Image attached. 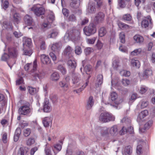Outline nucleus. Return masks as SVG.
<instances>
[{
  "mask_svg": "<svg viewBox=\"0 0 155 155\" xmlns=\"http://www.w3.org/2000/svg\"><path fill=\"white\" fill-rule=\"evenodd\" d=\"M148 104L147 101H142L141 103V108H144L146 107Z\"/></svg>",
  "mask_w": 155,
  "mask_h": 155,
  "instance_id": "obj_61",
  "label": "nucleus"
},
{
  "mask_svg": "<svg viewBox=\"0 0 155 155\" xmlns=\"http://www.w3.org/2000/svg\"><path fill=\"white\" fill-rule=\"evenodd\" d=\"M52 121V118L48 117H44L42 119V123L44 126L45 127L51 126Z\"/></svg>",
  "mask_w": 155,
  "mask_h": 155,
  "instance_id": "obj_15",
  "label": "nucleus"
},
{
  "mask_svg": "<svg viewBox=\"0 0 155 155\" xmlns=\"http://www.w3.org/2000/svg\"><path fill=\"white\" fill-rule=\"evenodd\" d=\"M9 57V55L7 54L4 53L2 57V60L3 61H6Z\"/></svg>",
  "mask_w": 155,
  "mask_h": 155,
  "instance_id": "obj_63",
  "label": "nucleus"
},
{
  "mask_svg": "<svg viewBox=\"0 0 155 155\" xmlns=\"http://www.w3.org/2000/svg\"><path fill=\"white\" fill-rule=\"evenodd\" d=\"M151 25V18L150 16H147L141 22L142 27L145 28L148 27L149 25L150 26Z\"/></svg>",
  "mask_w": 155,
  "mask_h": 155,
  "instance_id": "obj_8",
  "label": "nucleus"
},
{
  "mask_svg": "<svg viewBox=\"0 0 155 155\" xmlns=\"http://www.w3.org/2000/svg\"><path fill=\"white\" fill-rule=\"evenodd\" d=\"M122 83L125 86H127L130 84V81L129 80L126 79H123L122 80Z\"/></svg>",
  "mask_w": 155,
  "mask_h": 155,
  "instance_id": "obj_57",
  "label": "nucleus"
},
{
  "mask_svg": "<svg viewBox=\"0 0 155 155\" xmlns=\"http://www.w3.org/2000/svg\"><path fill=\"white\" fill-rule=\"evenodd\" d=\"M118 25L119 27L122 29H127L130 28V26L129 25L121 22H119Z\"/></svg>",
  "mask_w": 155,
  "mask_h": 155,
  "instance_id": "obj_36",
  "label": "nucleus"
},
{
  "mask_svg": "<svg viewBox=\"0 0 155 155\" xmlns=\"http://www.w3.org/2000/svg\"><path fill=\"white\" fill-rule=\"evenodd\" d=\"M43 110L45 112H50L51 110L50 104L47 99L45 100L43 103Z\"/></svg>",
  "mask_w": 155,
  "mask_h": 155,
  "instance_id": "obj_14",
  "label": "nucleus"
},
{
  "mask_svg": "<svg viewBox=\"0 0 155 155\" xmlns=\"http://www.w3.org/2000/svg\"><path fill=\"white\" fill-rule=\"evenodd\" d=\"M148 114V112L147 110H145L141 112L138 115L137 120H141L144 117Z\"/></svg>",
  "mask_w": 155,
  "mask_h": 155,
  "instance_id": "obj_20",
  "label": "nucleus"
},
{
  "mask_svg": "<svg viewBox=\"0 0 155 155\" xmlns=\"http://www.w3.org/2000/svg\"><path fill=\"white\" fill-rule=\"evenodd\" d=\"M73 83L76 84L77 87L81 86L82 85V81L81 79L80 74L78 73H75L74 71L72 72Z\"/></svg>",
  "mask_w": 155,
  "mask_h": 155,
  "instance_id": "obj_7",
  "label": "nucleus"
},
{
  "mask_svg": "<svg viewBox=\"0 0 155 155\" xmlns=\"http://www.w3.org/2000/svg\"><path fill=\"white\" fill-rule=\"evenodd\" d=\"M68 21L74 22L76 21V17L74 14H71L70 15L68 18Z\"/></svg>",
  "mask_w": 155,
  "mask_h": 155,
  "instance_id": "obj_44",
  "label": "nucleus"
},
{
  "mask_svg": "<svg viewBox=\"0 0 155 155\" xmlns=\"http://www.w3.org/2000/svg\"><path fill=\"white\" fill-rule=\"evenodd\" d=\"M18 48H10L8 49L9 55L12 57L16 58L18 54Z\"/></svg>",
  "mask_w": 155,
  "mask_h": 155,
  "instance_id": "obj_11",
  "label": "nucleus"
},
{
  "mask_svg": "<svg viewBox=\"0 0 155 155\" xmlns=\"http://www.w3.org/2000/svg\"><path fill=\"white\" fill-rule=\"evenodd\" d=\"M41 62L44 64H50L51 60L48 55L45 54H41L40 56Z\"/></svg>",
  "mask_w": 155,
  "mask_h": 155,
  "instance_id": "obj_13",
  "label": "nucleus"
},
{
  "mask_svg": "<svg viewBox=\"0 0 155 155\" xmlns=\"http://www.w3.org/2000/svg\"><path fill=\"white\" fill-rule=\"evenodd\" d=\"M144 68L145 70L143 73V77L147 78L152 75V71L150 64H147V66L145 65Z\"/></svg>",
  "mask_w": 155,
  "mask_h": 155,
  "instance_id": "obj_9",
  "label": "nucleus"
},
{
  "mask_svg": "<svg viewBox=\"0 0 155 155\" xmlns=\"http://www.w3.org/2000/svg\"><path fill=\"white\" fill-rule=\"evenodd\" d=\"M80 4V0H75L70 4V6L73 8H77L79 7Z\"/></svg>",
  "mask_w": 155,
  "mask_h": 155,
  "instance_id": "obj_27",
  "label": "nucleus"
},
{
  "mask_svg": "<svg viewBox=\"0 0 155 155\" xmlns=\"http://www.w3.org/2000/svg\"><path fill=\"white\" fill-rule=\"evenodd\" d=\"M24 21L25 24L28 25H31L33 22L31 17L28 15H26L24 18Z\"/></svg>",
  "mask_w": 155,
  "mask_h": 155,
  "instance_id": "obj_23",
  "label": "nucleus"
},
{
  "mask_svg": "<svg viewBox=\"0 0 155 155\" xmlns=\"http://www.w3.org/2000/svg\"><path fill=\"white\" fill-rule=\"evenodd\" d=\"M15 60L13 58L11 59L8 62V65L10 68L11 69L13 65L15 63Z\"/></svg>",
  "mask_w": 155,
  "mask_h": 155,
  "instance_id": "obj_55",
  "label": "nucleus"
},
{
  "mask_svg": "<svg viewBox=\"0 0 155 155\" xmlns=\"http://www.w3.org/2000/svg\"><path fill=\"white\" fill-rule=\"evenodd\" d=\"M37 61L34 60L33 63V69L31 71V75L34 78V80H36L37 78L41 79L43 78L45 74L41 70H37Z\"/></svg>",
  "mask_w": 155,
  "mask_h": 155,
  "instance_id": "obj_1",
  "label": "nucleus"
},
{
  "mask_svg": "<svg viewBox=\"0 0 155 155\" xmlns=\"http://www.w3.org/2000/svg\"><path fill=\"white\" fill-rule=\"evenodd\" d=\"M3 26L5 28L7 29H9L12 30V24L10 23H8L7 21L3 22Z\"/></svg>",
  "mask_w": 155,
  "mask_h": 155,
  "instance_id": "obj_39",
  "label": "nucleus"
},
{
  "mask_svg": "<svg viewBox=\"0 0 155 155\" xmlns=\"http://www.w3.org/2000/svg\"><path fill=\"white\" fill-rule=\"evenodd\" d=\"M96 2L97 7L98 8H100L104 5V3L103 2L102 0H94Z\"/></svg>",
  "mask_w": 155,
  "mask_h": 155,
  "instance_id": "obj_41",
  "label": "nucleus"
},
{
  "mask_svg": "<svg viewBox=\"0 0 155 155\" xmlns=\"http://www.w3.org/2000/svg\"><path fill=\"white\" fill-rule=\"evenodd\" d=\"M67 64L70 68L72 69L73 70L75 69L77 66L75 61L74 60L72 61L71 59L68 61Z\"/></svg>",
  "mask_w": 155,
  "mask_h": 155,
  "instance_id": "obj_26",
  "label": "nucleus"
},
{
  "mask_svg": "<svg viewBox=\"0 0 155 155\" xmlns=\"http://www.w3.org/2000/svg\"><path fill=\"white\" fill-rule=\"evenodd\" d=\"M106 33V30L104 27H102L99 30V35L101 37H102L105 35Z\"/></svg>",
  "mask_w": 155,
  "mask_h": 155,
  "instance_id": "obj_35",
  "label": "nucleus"
},
{
  "mask_svg": "<svg viewBox=\"0 0 155 155\" xmlns=\"http://www.w3.org/2000/svg\"><path fill=\"white\" fill-rule=\"evenodd\" d=\"M127 0H119L118 1L119 6L121 8H124L126 5V2Z\"/></svg>",
  "mask_w": 155,
  "mask_h": 155,
  "instance_id": "obj_42",
  "label": "nucleus"
},
{
  "mask_svg": "<svg viewBox=\"0 0 155 155\" xmlns=\"http://www.w3.org/2000/svg\"><path fill=\"white\" fill-rule=\"evenodd\" d=\"M92 66L90 65H86L84 68V70L86 73L87 74V72L90 71H91Z\"/></svg>",
  "mask_w": 155,
  "mask_h": 155,
  "instance_id": "obj_59",
  "label": "nucleus"
},
{
  "mask_svg": "<svg viewBox=\"0 0 155 155\" xmlns=\"http://www.w3.org/2000/svg\"><path fill=\"white\" fill-rule=\"evenodd\" d=\"M96 8L95 4L93 2H90L88 4L87 9V14L93 13L95 12Z\"/></svg>",
  "mask_w": 155,
  "mask_h": 155,
  "instance_id": "obj_10",
  "label": "nucleus"
},
{
  "mask_svg": "<svg viewBox=\"0 0 155 155\" xmlns=\"http://www.w3.org/2000/svg\"><path fill=\"white\" fill-rule=\"evenodd\" d=\"M119 38L120 41V42L122 43H125V35L124 32H121L120 34L119 35Z\"/></svg>",
  "mask_w": 155,
  "mask_h": 155,
  "instance_id": "obj_48",
  "label": "nucleus"
},
{
  "mask_svg": "<svg viewBox=\"0 0 155 155\" xmlns=\"http://www.w3.org/2000/svg\"><path fill=\"white\" fill-rule=\"evenodd\" d=\"M23 51V54L25 55L30 56L32 53V51L29 50V49H24Z\"/></svg>",
  "mask_w": 155,
  "mask_h": 155,
  "instance_id": "obj_52",
  "label": "nucleus"
},
{
  "mask_svg": "<svg viewBox=\"0 0 155 155\" xmlns=\"http://www.w3.org/2000/svg\"><path fill=\"white\" fill-rule=\"evenodd\" d=\"M13 18L14 21L17 23H18L20 20V17L19 15L17 13H15L14 15Z\"/></svg>",
  "mask_w": 155,
  "mask_h": 155,
  "instance_id": "obj_43",
  "label": "nucleus"
},
{
  "mask_svg": "<svg viewBox=\"0 0 155 155\" xmlns=\"http://www.w3.org/2000/svg\"><path fill=\"white\" fill-rule=\"evenodd\" d=\"M59 85L64 91H66L68 88V84L66 83L64 81H60L59 83Z\"/></svg>",
  "mask_w": 155,
  "mask_h": 155,
  "instance_id": "obj_24",
  "label": "nucleus"
},
{
  "mask_svg": "<svg viewBox=\"0 0 155 155\" xmlns=\"http://www.w3.org/2000/svg\"><path fill=\"white\" fill-rule=\"evenodd\" d=\"M105 18V15L104 13L102 12H99L95 18V20L97 21L98 23L102 22L104 20Z\"/></svg>",
  "mask_w": 155,
  "mask_h": 155,
  "instance_id": "obj_17",
  "label": "nucleus"
},
{
  "mask_svg": "<svg viewBox=\"0 0 155 155\" xmlns=\"http://www.w3.org/2000/svg\"><path fill=\"white\" fill-rule=\"evenodd\" d=\"M96 38V37H94L92 38L88 39L87 40V43L90 44H93L94 43Z\"/></svg>",
  "mask_w": 155,
  "mask_h": 155,
  "instance_id": "obj_62",
  "label": "nucleus"
},
{
  "mask_svg": "<svg viewBox=\"0 0 155 155\" xmlns=\"http://www.w3.org/2000/svg\"><path fill=\"white\" fill-rule=\"evenodd\" d=\"M97 84H96V87H98L99 85H101L103 83V76L101 74H99L97 76Z\"/></svg>",
  "mask_w": 155,
  "mask_h": 155,
  "instance_id": "obj_29",
  "label": "nucleus"
},
{
  "mask_svg": "<svg viewBox=\"0 0 155 155\" xmlns=\"http://www.w3.org/2000/svg\"><path fill=\"white\" fill-rule=\"evenodd\" d=\"M109 134L108 129L106 127H104L101 131V135L105 137H108Z\"/></svg>",
  "mask_w": 155,
  "mask_h": 155,
  "instance_id": "obj_33",
  "label": "nucleus"
},
{
  "mask_svg": "<svg viewBox=\"0 0 155 155\" xmlns=\"http://www.w3.org/2000/svg\"><path fill=\"white\" fill-rule=\"evenodd\" d=\"M28 152V150L26 149V148L21 147L18 153V155H25Z\"/></svg>",
  "mask_w": 155,
  "mask_h": 155,
  "instance_id": "obj_32",
  "label": "nucleus"
},
{
  "mask_svg": "<svg viewBox=\"0 0 155 155\" xmlns=\"http://www.w3.org/2000/svg\"><path fill=\"white\" fill-rule=\"evenodd\" d=\"M68 37L74 40V41H77L80 39L79 31L74 28H72L69 30L68 31Z\"/></svg>",
  "mask_w": 155,
  "mask_h": 155,
  "instance_id": "obj_2",
  "label": "nucleus"
},
{
  "mask_svg": "<svg viewBox=\"0 0 155 155\" xmlns=\"http://www.w3.org/2000/svg\"><path fill=\"white\" fill-rule=\"evenodd\" d=\"M72 48L70 46L68 45L64 50V55L67 57L70 58L72 56Z\"/></svg>",
  "mask_w": 155,
  "mask_h": 155,
  "instance_id": "obj_16",
  "label": "nucleus"
},
{
  "mask_svg": "<svg viewBox=\"0 0 155 155\" xmlns=\"http://www.w3.org/2000/svg\"><path fill=\"white\" fill-rule=\"evenodd\" d=\"M141 51V49L140 48L136 49L132 51L131 54L132 55H135L139 54Z\"/></svg>",
  "mask_w": 155,
  "mask_h": 155,
  "instance_id": "obj_53",
  "label": "nucleus"
},
{
  "mask_svg": "<svg viewBox=\"0 0 155 155\" xmlns=\"http://www.w3.org/2000/svg\"><path fill=\"white\" fill-rule=\"evenodd\" d=\"M153 124L152 120H150L147 121L144 125V128H139V130L141 132H143L146 129H148Z\"/></svg>",
  "mask_w": 155,
  "mask_h": 155,
  "instance_id": "obj_19",
  "label": "nucleus"
},
{
  "mask_svg": "<svg viewBox=\"0 0 155 155\" xmlns=\"http://www.w3.org/2000/svg\"><path fill=\"white\" fill-rule=\"evenodd\" d=\"M130 63L132 66L134 67L135 66L137 68H139L140 66V63L138 60L133 59H131Z\"/></svg>",
  "mask_w": 155,
  "mask_h": 155,
  "instance_id": "obj_34",
  "label": "nucleus"
},
{
  "mask_svg": "<svg viewBox=\"0 0 155 155\" xmlns=\"http://www.w3.org/2000/svg\"><path fill=\"white\" fill-rule=\"evenodd\" d=\"M134 39L135 41L137 43H142L144 41L143 37L139 35H136L134 37Z\"/></svg>",
  "mask_w": 155,
  "mask_h": 155,
  "instance_id": "obj_22",
  "label": "nucleus"
},
{
  "mask_svg": "<svg viewBox=\"0 0 155 155\" xmlns=\"http://www.w3.org/2000/svg\"><path fill=\"white\" fill-rule=\"evenodd\" d=\"M120 74L121 75L125 77H128L130 75V72L125 70H123L121 71L120 72Z\"/></svg>",
  "mask_w": 155,
  "mask_h": 155,
  "instance_id": "obj_46",
  "label": "nucleus"
},
{
  "mask_svg": "<svg viewBox=\"0 0 155 155\" xmlns=\"http://www.w3.org/2000/svg\"><path fill=\"white\" fill-rule=\"evenodd\" d=\"M38 148L37 147L32 148L30 150V155H34L35 152L37 150Z\"/></svg>",
  "mask_w": 155,
  "mask_h": 155,
  "instance_id": "obj_64",
  "label": "nucleus"
},
{
  "mask_svg": "<svg viewBox=\"0 0 155 155\" xmlns=\"http://www.w3.org/2000/svg\"><path fill=\"white\" fill-rule=\"evenodd\" d=\"M115 117L112 114L108 112H104L101 113L99 117L100 121L102 122H107L115 120Z\"/></svg>",
  "mask_w": 155,
  "mask_h": 155,
  "instance_id": "obj_3",
  "label": "nucleus"
},
{
  "mask_svg": "<svg viewBox=\"0 0 155 155\" xmlns=\"http://www.w3.org/2000/svg\"><path fill=\"white\" fill-rule=\"evenodd\" d=\"M94 100L92 96H90L87 101L86 106L87 110L91 109L94 104Z\"/></svg>",
  "mask_w": 155,
  "mask_h": 155,
  "instance_id": "obj_18",
  "label": "nucleus"
},
{
  "mask_svg": "<svg viewBox=\"0 0 155 155\" xmlns=\"http://www.w3.org/2000/svg\"><path fill=\"white\" fill-rule=\"evenodd\" d=\"M24 42L23 45L30 47L31 45V39L25 38L23 39Z\"/></svg>",
  "mask_w": 155,
  "mask_h": 155,
  "instance_id": "obj_37",
  "label": "nucleus"
},
{
  "mask_svg": "<svg viewBox=\"0 0 155 155\" xmlns=\"http://www.w3.org/2000/svg\"><path fill=\"white\" fill-rule=\"evenodd\" d=\"M24 81L23 78L22 77H20L16 81V85H19L22 84H24Z\"/></svg>",
  "mask_w": 155,
  "mask_h": 155,
  "instance_id": "obj_56",
  "label": "nucleus"
},
{
  "mask_svg": "<svg viewBox=\"0 0 155 155\" xmlns=\"http://www.w3.org/2000/svg\"><path fill=\"white\" fill-rule=\"evenodd\" d=\"M75 53L77 55H80L82 53L81 49L79 46H76L75 49Z\"/></svg>",
  "mask_w": 155,
  "mask_h": 155,
  "instance_id": "obj_50",
  "label": "nucleus"
},
{
  "mask_svg": "<svg viewBox=\"0 0 155 155\" xmlns=\"http://www.w3.org/2000/svg\"><path fill=\"white\" fill-rule=\"evenodd\" d=\"M28 91L30 94L33 95L36 93V90L35 88L31 87H29L28 89Z\"/></svg>",
  "mask_w": 155,
  "mask_h": 155,
  "instance_id": "obj_45",
  "label": "nucleus"
},
{
  "mask_svg": "<svg viewBox=\"0 0 155 155\" xmlns=\"http://www.w3.org/2000/svg\"><path fill=\"white\" fill-rule=\"evenodd\" d=\"M118 127L116 125H114L110 129V134L112 135H114L118 133Z\"/></svg>",
  "mask_w": 155,
  "mask_h": 155,
  "instance_id": "obj_25",
  "label": "nucleus"
},
{
  "mask_svg": "<svg viewBox=\"0 0 155 155\" xmlns=\"http://www.w3.org/2000/svg\"><path fill=\"white\" fill-rule=\"evenodd\" d=\"M147 88L144 86L141 87L140 88V93L141 94H143L147 91Z\"/></svg>",
  "mask_w": 155,
  "mask_h": 155,
  "instance_id": "obj_60",
  "label": "nucleus"
},
{
  "mask_svg": "<svg viewBox=\"0 0 155 155\" xmlns=\"http://www.w3.org/2000/svg\"><path fill=\"white\" fill-rule=\"evenodd\" d=\"M83 31L85 35L89 36L95 33L96 29L94 24L91 23L88 26L85 27L83 29Z\"/></svg>",
  "mask_w": 155,
  "mask_h": 155,
  "instance_id": "obj_5",
  "label": "nucleus"
},
{
  "mask_svg": "<svg viewBox=\"0 0 155 155\" xmlns=\"http://www.w3.org/2000/svg\"><path fill=\"white\" fill-rule=\"evenodd\" d=\"M58 69L63 74H65L66 73L67 71L66 69L61 65H59L58 66Z\"/></svg>",
  "mask_w": 155,
  "mask_h": 155,
  "instance_id": "obj_40",
  "label": "nucleus"
},
{
  "mask_svg": "<svg viewBox=\"0 0 155 155\" xmlns=\"http://www.w3.org/2000/svg\"><path fill=\"white\" fill-rule=\"evenodd\" d=\"M31 10L33 11L35 14L38 16L44 15L45 13L44 8L40 4L34 6L31 8Z\"/></svg>",
  "mask_w": 155,
  "mask_h": 155,
  "instance_id": "obj_6",
  "label": "nucleus"
},
{
  "mask_svg": "<svg viewBox=\"0 0 155 155\" xmlns=\"http://www.w3.org/2000/svg\"><path fill=\"white\" fill-rule=\"evenodd\" d=\"M31 111L30 105L28 102H26L25 104L21 106L18 109L19 114L23 115H27Z\"/></svg>",
  "mask_w": 155,
  "mask_h": 155,
  "instance_id": "obj_4",
  "label": "nucleus"
},
{
  "mask_svg": "<svg viewBox=\"0 0 155 155\" xmlns=\"http://www.w3.org/2000/svg\"><path fill=\"white\" fill-rule=\"evenodd\" d=\"M117 98V95L116 93L113 92L111 94V98L112 101H114Z\"/></svg>",
  "mask_w": 155,
  "mask_h": 155,
  "instance_id": "obj_58",
  "label": "nucleus"
},
{
  "mask_svg": "<svg viewBox=\"0 0 155 155\" xmlns=\"http://www.w3.org/2000/svg\"><path fill=\"white\" fill-rule=\"evenodd\" d=\"M93 51V49L92 48L88 47L85 49L84 52L86 55L89 54Z\"/></svg>",
  "mask_w": 155,
  "mask_h": 155,
  "instance_id": "obj_51",
  "label": "nucleus"
},
{
  "mask_svg": "<svg viewBox=\"0 0 155 155\" xmlns=\"http://www.w3.org/2000/svg\"><path fill=\"white\" fill-rule=\"evenodd\" d=\"M58 34V32L57 30H53L51 31L50 33L48 35V37L49 38H54L56 37Z\"/></svg>",
  "mask_w": 155,
  "mask_h": 155,
  "instance_id": "obj_31",
  "label": "nucleus"
},
{
  "mask_svg": "<svg viewBox=\"0 0 155 155\" xmlns=\"http://www.w3.org/2000/svg\"><path fill=\"white\" fill-rule=\"evenodd\" d=\"M122 18L125 21H130L131 20L132 17L130 14H127L124 15Z\"/></svg>",
  "mask_w": 155,
  "mask_h": 155,
  "instance_id": "obj_38",
  "label": "nucleus"
},
{
  "mask_svg": "<svg viewBox=\"0 0 155 155\" xmlns=\"http://www.w3.org/2000/svg\"><path fill=\"white\" fill-rule=\"evenodd\" d=\"M51 146L48 144H46L45 149V155H52V152L51 150Z\"/></svg>",
  "mask_w": 155,
  "mask_h": 155,
  "instance_id": "obj_30",
  "label": "nucleus"
},
{
  "mask_svg": "<svg viewBox=\"0 0 155 155\" xmlns=\"http://www.w3.org/2000/svg\"><path fill=\"white\" fill-rule=\"evenodd\" d=\"M51 79L53 81H57L59 78V74L57 72L53 73L51 75Z\"/></svg>",
  "mask_w": 155,
  "mask_h": 155,
  "instance_id": "obj_28",
  "label": "nucleus"
},
{
  "mask_svg": "<svg viewBox=\"0 0 155 155\" xmlns=\"http://www.w3.org/2000/svg\"><path fill=\"white\" fill-rule=\"evenodd\" d=\"M31 133V130L29 128L26 129L24 130V135L26 137L29 136Z\"/></svg>",
  "mask_w": 155,
  "mask_h": 155,
  "instance_id": "obj_54",
  "label": "nucleus"
},
{
  "mask_svg": "<svg viewBox=\"0 0 155 155\" xmlns=\"http://www.w3.org/2000/svg\"><path fill=\"white\" fill-rule=\"evenodd\" d=\"M132 152V147L130 146H128L125 147L123 154H124L125 155H130Z\"/></svg>",
  "mask_w": 155,
  "mask_h": 155,
  "instance_id": "obj_21",
  "label": "nucleus"
},
{
  "mask_svg": "<svg viewBox=\"0 0 155 155\" xmlns=\"http://www.w3.org/2000/svg\"><path fill=\"white\" fill-rule=\"evenodd\" d=\"M35 142V139L33 138H29L26 141V144L28 146H30L33 144Z\"/></svg>",
  "mask_w": 155,
  "mask_h": 155,
  "instance_id": "obj_49",
  "label": "nucleus"
},
{
  "mask_svg": "<svg viewBox=\"0 0 155 155\" xmlns=\"http://www.w3.org/2000/svg\"><path fill=\"white\" fill-rule=\"evenodd\" d=\"M48 18L49 23H51L54 19V16L53 13H51L48 15Z\"/></svg>",
  "mask_w": 155,
  "mask_h": 155,
  "instance_id": "obj_47",
  "label": "nucleus"
},
{
  "mask_svg": "<svg viewBox=\"0 0 155 155\" xmlns=\"http://www.w3.org/2000/svg\"><path fill=\"white\" fill-rule=\"evenodd\" d=\"M62 46V45L61 42L56 43L53 45L51 47V49L53 51L58 54Z\"/></svg>",
  "mask_w": 155,
  "mask_h": 155,
  "instance_id": "obj_12",
  "label": "nucleus"
}]
</instances>
